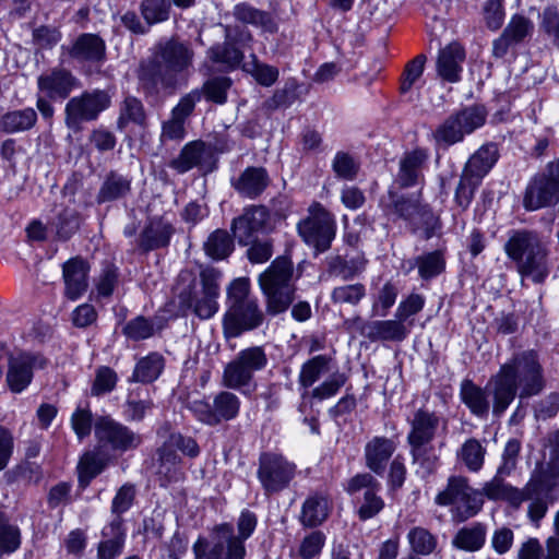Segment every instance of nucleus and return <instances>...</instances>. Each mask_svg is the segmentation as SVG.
I'll list each match as a JSON object with an SVG mask.
<instances>
[{"label": "nucleus", "instance_id": "1", "mask_svg": "<svg viewBox=\"0 0 559 559\" xmlns=\"http://www.w3.org/2000/svg\"><path fill=\"white\" fill-rule=\"evenodd\" d=\"M194 56L191 44L177 37L156 44L152 55L141 61L138 71L144 94H174L182 84H187Z\"/></svg>", "mask_w": 559, "mask_h": 559}, {"label": "nucleus", "instance_id": "2", "mask_svg": "<svg viewBox=\"0 0 559 559\" xmlns=\"http://www.w3.org/2000/svg\"><path fill=\"white\" fill-rule=\"evenodd\" d=\"M545 386L543 367L534 350L515 354L503 364L488 381L492 395V414L502 415L516 397L527 399L539 394Z\"/></svg>", "mask_w": 559, "mask_h": 559}, {"label": "nucleus", "instance_id": "3", "mask_svg": "<svg viewBox=\"0 0 559 559\" xmlns=\"http://www.w3.org/2000/svg\"><path fill=\"white\" fill-rule=\"evenodd\" d=\"M503 250L515 264L522 278L543 284L551 272L550 249L542 235L534 229L519 228L508 231Z\"/></svg>", "mask_w": 559, "mask_h": 559}, {"label": "nucleus", "instance_id": "4", "mask_svg": "<svg viewBox=\"0 0 559 559\" xmlns=\"http://www.w3.org/2000/svg\"><path fill=\"white\" fill-rule=\"evenodd\" d=\"M257 516L243 510L238 519V535L231 524L223 523L214 527L211 540L199 537L193 544L195 559H243L246 556L245 540L254 532Z\"/></svg>", "mask_w": 559, "mask_h": 559}, {"label": "nucleus", "instance_id": "5", "mask_svg": "<svg viewBox=\"0 0 559 559\" xmlns=\"http://www.w3.org/2000/svg\"><path fill=\"white\" fill-rule=\"evenodd\" d=\"M258 283L270 316L285 312L295 300L294 264L288 257L282 255L273 260L259 275Z\"/></svg>", "mask_w": 559, "mask_h": 559}, {"label": "nucleus", "instance_id": "6", "mask_svg": "<svg viewBox=\"0 0 559 559\" xmlns=\"http://www.w3.org/2000/svg\"><path fill=\"white\" fill-rule=\"evenodd\" d=\"M334 365L333 357L329 355H317L308 359L301 365L298 374V384L302 390L301 403L298 407L299 412L305 413L306 402L308 399L316 401H324L335 396L345 385L347 377L343 372L335 371L319 385L309 390L324 374L329 373Z\"/></svg>", "mask_w": 559, "mask_h": 559}, {"label": "nucleus", "instance_id": "7", "mask_svg": "<svg viewBox=\"0 0 559 559\" xmlns=\"http://www.w3.org/2000/svg\"><path fill=\"white\" fill-rule=\"evenodd\" d=\"M79 79L67 68L57 66L37 76L36 107L43 119L51 121L55 115L52 102L67 99L80 88Z\"/></svg>", "mask_w": 559, "mask_h": 559}, {"label": "nucleus", "instance_id": "8", "mask_svg": "<svg viewBox=\"0 0 559 559\" xmlns=\"http://www.w3.org/2000/svg\"><path fill=\"white\" fill-rule=\"evenodd\" d=\"M186 407L199 423L217 427L239 416L241 401L234 392L223 390L213 395L212 402L194 399L188 401Z\"/></svg>", "mask_w": 559, "mask_h": 559}, {"label": "nucleus", "instance_id": "9", "mask_svg": "<svg viewBox=\"0 0 559 559\" xmlns=\"http://www.w3.org/2000/svg\"><path fill=\"white\" fill-rule=\"evenodd\" d=\"M297 474V465L282 453L261 452L258 459L257 478L265 496L287 489Z\"/></svg>", "mask_w": 559, "mask_h": 559}, {"label": "nucleus", "instance_id": "10", "mask_svg": "<svg viewBox=\"0 0 559 559\" xmlns=\"http://www.w3.org/2000/svg\"><path fill=\"white\" fill-rule=\"evenodd\" d=\"M222 273L214 267L200 272L202 288L200 292L183 290L179 294V307L191 310L198 318L206 320L218 310L219 280Z\"/></svg>", "mask_w": 559, "mask_h": 559}, {"label": "nucleus", "instance_id": "11", "mask_svg": "<svg viewBox=\"0 0 559 559\" xmlns=\"http://www.w3.org/2000/svg\"><path fill=\"white\" fill-rule=\"evenodd\" d=\"M300 238L316 253H322L330 249L336 235L334 216L320 203H313L308 209V215L297 224Z\"/></svg>", "mask_w": 559, "mask_h": 559}, {"label": "nucleus", "instance_id": "12", "mask_svg": "<svg viewBox=\"0 0 559 559\" xmlns=\"http://www.w3.org/2000/svg\"><path fill=\"white\" fill-rule=\"evenodd\" d=\"M435 503L441 507L454 506L455 518L466 521L480 511L483 499L469 486L467 477L452 475L448 478L445 488L436 496Z\"/></svg>", "mask_w": 559, "mask_h": 559}, {"label": "nucleus", "instance_id": "13", "mask_svg": "<svg viewBox=\"0 0 559 559\" xmlns=\"http://www.w3.org/2000/svg\"><path fill=\"white\" fill-rule=\"evenodd\" d=\"M559 201V157L549 162L545 169L536 174L527 183L523 206L526 211L549 207Z\"/></svg>", "mask_w": 559, "mask_h": 559}, {"label": "nucleus", "instance_id": "14", "mask_svg": "<svg viewBox=\"0 0 559 559\" xmlns=\"http://www.w3.org/2000/svg\"><path fill=\"white\" fill-rule=\"evenodd\" d=\"M486 120V111L483 107L472 106L450 115L432 132V138L438 146L449 147L463 141L466 134L481 127Z\"/></svg>", "mask_w": 559, "mask_h": 559}, {"label": "nucleus", "instance_id": "15", "mask_svg": "<svg viewBox=\"0 0 559 559\" xmlns=\"http://www.w3.org/2000/svg\"><path fill=\"white\" fill-rule=\"evenodd\" d=\"M94 435L100 448L119 454L133 451L143 442L140 433L110 415L96 417Z\"/></svg>", "mask_w": 559, "mask_h": 559}, {"label": "nucleus", "instance_id": "16", "mask_svg": "<svg viewBox=\"0 0 559 559\" xmlns=\"http://www.w3.org/2000/svg\"><path fill=\"white\" fill-rule=\"evenodd\" d=\"M110 106V96L102 90L84 92L68 100L64 107V122L69 129L79 130L83 122L94 121Z\"/></svg>", "mask_w": 559, "mask_h": 559}, {"label": "nucleus", "instance_id": "17", "mask_svg": "<svg viewBox=\"0 0 559 559\" xmlns=\"http://www.w3.org/2000/svg\"><path fill=\"white\" fill-rule=\"evenodd\" d=\"M217 165L215 145L202 140L187 143L180 154L169 163V167L179 174L198 168L204 174L212 173Z\"/></svg>", "mask_w": 559, "mask_h": 559}, {"label": "nucleus", "instance_id": "18", "mask_svg": "<svg viewBox=\"0 0 559 559\" xmlns=\"http://www.w3.org/2000/svg\"><path fill=\"white\" fill-rule=\"evenodd\" d=\"M47 360L39 354L20 352L8 358L5 382L10 391L19 394L33 381L34 371L45 368Z\"/></svg>", "mask_w": 559, "mask_h": 559}, {"label": "nucleus", "instance_id": "19", "mask_svg": "<svg viewBox=\"0 0 559 559\" xmlns=\"http://www.w3.org/2000/svg\"><path fill=\"white\" fill-rule=\"evenodd\" d=\"M264 322V312L257 299L228 307L224 319L223 330L227 338L238 337L246 331L260 328Z\"/></svg>", "mask_w": 559, "mask_h": 559}, {"label": "nucleus", "instance_id": "20", "mask_svg": "<svg viewBox=\"0 0 559 559\" xmlns=\"http://www.w3.org/2000/svg\"><path fill=\"white\" fill-rule=\"evenodd\" d=\"M381 488V483L370 473H359L347 481L346 491L349 495L365 490L357 511L361 521L374 518L384 509V500L379 496Z\"/></svg>", "mask_w": 559, "mask_h": 559}, {"label": "nucleus", "instance_id": "21", "mask_svg": "<svg viewBox=\"0 0 559 559\" xmlns=\"http://www.w3.org/2000/svg\"><path fill=\"white\" fill-rule=\"evenodd\" d=\"M270 212L264 205H248L231 222L230 229L238 243H250L254 237L266 230Z\"/></svg>", "mask_w": 559, "mask_h": 559}, {"label": "nucleus", "instance_id": "22", "mask_svg": "<svg viewBox=\"0 0 559 559\" xmlns=\"http://www.w3.org/2000/svg\"><path fill=\"white\" fill-rule=\"evenodd\" d=\"M61 49L78 63L100 64L106 60V43L97 34L82 33Z\"/></svg>", "mask_w": 559, "mask_h": 559}, {"label": "nucleus", "instance_id": "23", "mask_svg": "<svg viewBox=\"0 0 559 559\" xmlns=\"http://www.w3.org/2000/svg\"><path fill=\"white\" fill-rule=\"evenodd\" d=\"M441 423L447 426V420L436 412L427 408L417 409L409 419L408 445H429L436 438Z\"/></svg>", "mask_w": 559, "mask_h": 559}, {"label": "nucleus", "instance_id": "24", "mask_svg": "<svg viewBox=\"0 0 559 559\" xmlns=\"http://www.w3.org/2000/svg\"><path fill=\"white\" fill-rule=\"evenodd\" d=\"M270 176L264 167L249 166L237 177L230 179V186L245 199H258L269 187Z\"/></svg>", "mask_w": 559, "mask_h": 559}, {"label": "nucleus", "instance_id": "25", "mask_svg": "<svg viewBox=\"0 0 559 559\" xmlns=\"http://www.w3.org/2000/svg\"><path fill=\"white\" fill-rule=\"evenodd\" d=\"M90 264L81 257L69 259L62 265L64 295L71 300L79 299L88 288Z\"/></svg>", "mask_w": 559, "mask_h": 559}, {"label": "nucleus", "instance_id": "26", "mask_svg": "<svg viewBox=\"0 0 559 559\" xmlns=\"http://www.w3.org/2000/svg\"><path fill=\"white\" fill-rule=\"evenodd\" d=\"M465 57V50L459 43H450L440 49L436 60L438 76L449 83L459 82Z\"/></svg>", "mask_w": 559, "mask_h": 559}, {"label": "nucleus", "instance_id": "27", "mask_svg": "<svg viewBox=\"0 0 559 559\" xmlns=\"http://www.w3.org/2000/svg\"><path fill=\"white\" fill-rule=\"evenodd\" d=\"M428 157V151L423 147L404 153L400 159V169L396 176V182L401 188L414 187L419 182L423 177V167Z\"/></svg>", "mask_w": 559, "mask_h": 559}, {"label": "nucleus", "instance_id": "28", "mask_svg": "<svg viewBox=\"0 0 559 559\" xmlns=\"http://www.w3.org/2000/svg\"><path fill=\"white\" fill-rule=\"evenodd\" d=\"M175 233L171 223L163 217H154L143 228L139 237V247L144 251H153L169 245Z\"/></svg>", "mask_w": 559, "mask_h": 559}, {"label": "nucleus", "instance_id": "29", "mask_svg": "<svg viewBox=\"0 0 559 559\" xmlns=\"http://www.w3.org/2000/svg\"><path fill=\"white\" fill-rule=\"evenodd\" d=\"M395 442L386 437H373L365 445V464L377 475H382L395 452Z\"/></svg>", "mask_w": 559, "mask_h": 559}, {"label": "nucleus", "instance_id": "30", "mask_svg": "<svg viewBox=\"0 0 559 559\" xmlns=\"http://www.w3.org/2000/svg\"><path fill=\"white\" fill-rule=\"evenodd\" d=\"M109 461L108 453L99 444L93 450L85 451L76 466L79 485L83 488L87 487L95 477L105 471Z\"/></svg>", "mask_w": 559, "mask_h": 559}, {"label": "nucleus", "instance_id": "31", "mask_svg": "<svg viewBox=\"0 0 559 559\" xmlns=\"http://www.w3.org/2000/svg\"><path fill=\"white\" fill-rule=\"evenodd\" d=\"M381 206L385 215L408 222L428 210V206L421 205L417 198H406L393 191H389L388 197L381 200Z\"/></svg>", "mask_w": 559, "mask_h": 559}, {"label": "nucleus", "instance_id": "32", "mask_svg": "<svg viewBox=\"0 0 559 559\" xmlns=\"http://www.w3.org/2000/svg\"><path fill=\"white\" fill-rule=\"evenodd\" d=\"M490 388L488 384L485 389L475 384L469 379H464L461 382L460 386V397L464 405L469 409V412L478 417L486 418L489 414L490 409V401H489Z\"/></svg>", "mask_w": 559, "mask_h": 559}, {"label": "nucleus", "instance_id": "33", "mask_svg": "<svg viewBox=\"0 0 559 559\" xmlns=\"http://www.w3.org/2000/svg\"><path fill=\"white\" fill-rule=\"evenodd\" d=\"M408 334L409 329L397 318L369 321L365 328V337L370 342H402Z\"/></svg>", "mask_w": 559, "mask_h": 559}, {"label": "nucleus", "instance_id": "34", "mask_svg": "<svg viewBox=\"0 0 559 559\" xmlns=\"http://www.w3.org/2000/svg\"><path fill=\"white\" fill-rule=\"evenodd\" d=\"M103 539L97 545V559H117L123 551L126 530L119 520L111 522L102 530Z\"/></svg>", "mask_w": 559, "mask_h": 559}, {"label": "nucleus", "instance_id": "35", "mask_svg": "<svg viewBox=\"0 0 559 559\" xmlns=\"http://www.w3.org/2000/svg\"><path fill=\"white\" fill-rule=\"evenodd\" d=\"M221 384L228 390L239 391L242 394H250L257 386L254 377L236 358L224 366Z\"/></svg>", "mask_w": 559, "mask_h": 559}, {"label": "nucleus", "instance_id": "36", "mask_svg": "<svg viewBox=\"0 0 559 559\" xmlns=\"http://www.w3.org/2000/svg\"><path fill=\"white\" fill-rule=\"evenodd\" d=\"M509 475L510 474H500L499 469H497L495 477L490 481L485 483L481 491H478L479 497L485 496L489 500H503L512 506H520L524 501V496L522 490L504 481V477Z\"/></svg>", "mask_w": 559, "mask_h": 559}, {"label": "nucleus", "instance_id": "37", "mask_svg": "<svg viewBox=\"0 0 559 559\" xmlns=\"http://www.w3.org/2000/svg\"><path fill=\"white\" fill-rule=\"evenodd\" d=\"M158 466L156 474L160 486L166 487L170 483L179 481L182 476V461L176 451H173L165 443L157 450Z\"/></svg>", "mask_w": 559, "mask_h": 559}, {"label": "nucleus", "instance_id": "38", "mask_svg": "<svg viewBox=\"0 0 559 559\" xmlns=\"http://www.w3.org/2000/svg\"><path fill=\"white\" fill-rule=\"evenodd\" d=\"M330 511L331 501L328 496L313 493L302 503L299 521L305 527H317L329 518Z\"/></svg>", "mask_w": 559, "mask_h": 559}, {"label": "nucleus", "instance_id": "39", "mask_svg": "<svg viewBox=\"0 0 559 559\" xmlns=\"http://www.w3.org/2000/svg\"><path fill=\"white\" fill-rule=\"evenodd\" d=\"M522 493L524 501H530L528 516L537 524L548 510L550 489L543 483L531 481L522 490Z\"/></svg>", "mask_w": 559, "mask_h": 559}, {"label": "nucleus", "instance_id": "40", "mask_svg": "<svg viewBox=\"0 0 559 559\" xmlns=\"http://www.w3.org/2000/svg\"><path fill=\"white\" fill-rule=\"evenodd\" d=\"M81 226V215L72 207H63L49 221V231L57 240L67 241L78 233Z\"/></svg>", "mask_w": 559, "mask_h": 559}, {"label": "nucleus", "instance_id": "41", "mask_svg": "<svg viewBox=\"0 0 559 559\" xmlns=\"http://www.w3.org/2000/svg\"><path fill=\"white\" fill-rule=\"evenodd\" d=\"M498 156V147L496 144H485L471 156L463 173L480 181L496 164Z\"/></svg>", "mask_w": 559, "mask_h": 559}, {"label": "nucleus", "instance_id": "42", "mask_svg": "<svg viewBox=\"0 0 559 559\" xmlns=\"http://www.w3.org/2000/svg\"><path fill=\"white\" fill-rule=\"evenodd\" d=\"M487 526L480 522H474L457 531L452 539L453 547L464 551H478L486 542Z\"/></svg>", "mask_w": 559, "mask_h": 559}, {"label": "nucleus", "instance_id": "43", "mask_svg": "<svg viewBox=\"0 0 559 559\" xmlns=\"http://www.w3.org/2000/svg\"><path fill=\"white\" fill-rule=\"evenodd\" d=\"M164 367V357L156 352L150 353L135 364L130 380L133 382L152 383L162 374Z\"/></svg>", "mask_w": 559, "mask_h": 559}, {"label": "nucleus", "instance_id": "44", "mask_svg": "<svg viewBox=\"0 0 559 559\" xmlns=\"http://www.w3.org/2000/svg\"><path fill=\"white\" fill-rule=\"evenodd\" d=\"M36 122V110L27 107L5 112L0 119V129L5 133L24 132L32 129Z\"/></svg>", "mask_w": 559, "mask_h": 559}, {"label": "nucleus", "instance_id": "45", "mask_svg": "<svg viewBox=\"0 0 559 559\" xmlns=\"http://www.w3.org/2000/svg\"><path fill=\"white\" fill-rule=\"evenodd\" d=\"M130 190L131 180L128 177L117 171H110L106 176L96 199L98 203L111 202L126 197Z\"/></svg>", "mask_w": 559, "mask_h": 559}, {"label": "nucleus", "instance_id": "46", "mask_svg": "<svg viewBox=\"0 0 559 559\" xmlns=\"http://www.w3.org/2000/svg\"><path fill=\"white\" fill-rule=\"evenodd\" d=\"M486 448L475 438L467 439L456 451V459L469 472H479L485 463Z\"/></svg>", "mask_w": 559, "mask_h": 559}, {"label": "nucleus", "instance_id": "47", "mask_svg": "<svg viewBox=\"0 0 559 559\" xmlns=\"http://www.w3.org/2000/svg\"><path fill=\"white\" fill-rule=\"evenodd\" d=\"M234 14L237 20L259 26L264 32L275 33L277 31V24L270 13L260 11L249 4L241 3L236 5Z\"/></svg>", "mask_w": 559, "mask_h": 559}, {"label": "nucleus", "instance_id": "48", "mask_svg": "<svg viewBox=\"0 0 559 559\" xmlns=\"http://www.w3.org/2000/svg\"><path fill=\"white\" fill-rule=\"evenodd\" d=\"M203 249L213 260H224L234 251V240L227 230L216 229L209 235Z\"/></svg>", "mask_w": 559, "mask_h": 559}, {"label": "nucleus", "instance_id": "49", "mask_svg": "<svg viewBox=\"0 0 559 559\" xmlns=\"http://www.w3.org/2000/svg\"><path fill=\"white\" fill-rule=\"evenodd\" d=\"M146 114L142 102L134 96H127L120 105V112L117 126L120 130L126 129L130 123L144 126Z\"/></svg>", "mask_w": 559, "mask_h": 559}, {"label": "nucleus", "instance_id": "50", "mask_svg": "<svg viewBox=\"0 0 559 559\" xmlns=\"http://www.w3.org/2000/svg\"><path fill=\"white\" fill-rule=\"evenodd\" d=\"M406 537L409 548L415 555L429 556L438 546L437 537L423 526L412 527Z\"/></svg>", "mask_w": 559, "mask_h": 559}, {"label": "nucleus", "instance_id": "51", "mask_svg": "<svg viewBox=\"0 0 559 559\" xmlns=\"http://www.w3.org/2000/svg\"><path fill=\"white\" fill-rule=\"evenodd\" d=\"M119 283V269L109 261H104L94 284L98 298H109Z\"/></svg>", "mask_w": 559, "mask_h": 559}, {"label": "nucleus", "instance_id": "52", "mask_svg": "<svg viewBox=\"0 0 559 559\" xmlns=\"http://www.w3.org/2000/svg\"><path fill=\"white\" fill-rule=\"evenodd\" d=\"M207 57L215 63H221L227 69H235L240 64L243 53L231 43L226 40L223 44L212 46Z\"/></svg>", "mask_w": 559, "mask_h": 559}, {"label": "nucleus", "instance_id": "53", "mask_svg": "<svg viewBox=\"0 0 559 559\" xmlns=\"http://www.w3.org/2000/svg\"><path fill=\"white\" fill-rule=\"evenodd\" d=\"M241 366L253 377L255 372L262 371L269 364V358L263 346H250L238 352L235 357Z\"/></svg>", "mask_w": 559, "mask_h": 559}, {"label": "nucleus", "instance_id": "54", "mask_svg": "<svg viewBox=\"0 0 559 559\" xmlns=\"http://www.w3.org/2000/svg\"><path fill=\"white\" fill-rule=\"evenodd\" d=\"M412 461L420 469L424 477L432 475L439 466V456L429 445H409Z\"/></svg>", "mask_w": 559, "mask_h": 559}, {"label": "nucleus", "instance_id": "55", "mask_svg": "<svg viewBox=\"0 0 559 559\" xmlns=\"http://www.w3.org/2000/svg\"><path fill=\"white\" fill-rule=\"evenodd\" d=\"M170 8V0H142L140 4L141 15L147 26L167 21Z\"/></svg>", "mask_w": 559, "mask_h": 559}, {"label": "nucleus", "instance_id": "56", "mask_svg": "<svg viewBox=\"0 0 559 559\" xmlns=\"http://www.w3.org/2000/svg\"><path fill=\"white\" fill-rule=\"evenodd\" d=\"M135 496V486L133 484L126 483L117 490L111 501L110 511L114 515L112 520H119L121 527H123V520L121 515L133 506Z\"/></svg>", "mask_w": 559, "mask_h": 559}, {"label": "nucleus", "instance_id": "57", "mask_svg": "<svg viewBox=\"0 0 559 559\" xmlns=\"http://www.w3.org/2000/svg\"><path fill=\"white\" fill-rule=\"evenodd\" d=\"M20 545V528L11 524L4 513H0V554H12Z\"/></svg>", "mask_w": 559, "mask_h": 559}, {"label": "nucleus", "instance_id": "58", "mask_svg": "<svg viewBox=\"0 0 559 559\" xmlns=\"http://www.w3.org/2000/svg\"><path fill=\"white\" fill-rule=\"evenodd\" d=\"M533 32V21L522 14H514L511 16L508 25L503 29L506 36H508L515 45L521 44L527 37H531Z\"/></svg>", "mask_w": 559, "mask_h": 559}, {"label": "nucleus", "instance_id": "59", "mask_svg": "<svg viewBox=\"0 0 559 559\" xmlns=\"http://www.w3.org/2000/svg\"><path fill=\"white\" fill-rule=\"evenodd\" d=\"M365 296V285L355 283L334 287L331 293V300L335 305L357 306Z\"/></svg>", "mask_w": 559, "mask_h": 559}, {"label": "nucleus", "instance_id": "60", "mask_svg": "<svg viewBox=\"0 0 559 559\" xmlns=\"http://www.w3.org/2000/svg\"><path fill=\"white\" fill-rule=\"evenodd\" d=\"M247 246V258L251 263H264L273 255V239L269 236H258L250 243H239Z\"/></svg>", "mask_w": 559, "mask_h": 559}, {"label": "nucleus", "instance_id": "61", "mask_svg": "<svg viewBox=\"0 0 559 559\" xmlns=\"http://www.w3.org/2000/svg\"><path fill=\"white\" fill-rule=\"evenodd\" d=\"M418 273L421 278L429 280L439 275L445 266V261L441 251H433L416 259Z\"/></svg>", "mask_w": 559, "mask_h": 559}, {"label": "nucleus", "instance_id": "62", "mask_svg": "<svg viewBox=\"0 0 559 559\" xmlns=\"http://www.w3.org/2000/svg\"><path fill=\"white\" fill-rule=\"evenodd\" d=\"M231 85V81L225 76H217L206 81L202 88V97L216 104H224L227 99V91Z\"/></svg>", "mask_w": 559, "mask_h": 559}, {"label": "nucleus", "instance_id": "63", "mask_svg": "<svg viewBox=\"0 0 559 559\" xmlns=\"http://www.w3.org/2000/svg\"><path fill=\"white\" fill-rule=\"evenodd\" d=\"M122 333L132 341L146 340L155 333L154 323L151 319L138 316L127 322L122 329Z\"/></svg>", "mask_w": 559, "mask_h": 559}, {"label": "nucleus", "instance_id": "64", "mask_svg": "<svg viewBox=\"0 0 559 559\" xmlns=\"http://www.w3.org/2000/svg\"><path fill=\"white\" fill-rule=\"evenodd\" d=\"M540 29L551 44L559 48V10L556 7H547L540 14Z\"/></svg>", "mask_w": 559, "mask_h": 559}]
</instances>
